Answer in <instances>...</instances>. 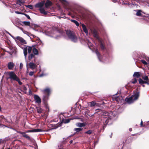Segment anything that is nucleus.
Wrapping results in <instances>:
<instances>
[{
	"mask_svg": "<svg viewBox=\"0 0 149 149\" xmlns=\"http://www.w3.org/2000/svg\"><path fill=\"white\" fill-rule=\"evenodd\" d=\"M15 13H16L17 14H23V13H20V12H19L18 11H15Z\"/></svg>",
	"mask_w": 149,
	"mask_h": 149,
	"instance_id": "45",
	"label": "nucleus"
},
{
	"mask_svg": "<svg viewBox=\"0 0 149 149\" xmlns=\"http://www.w3.org/2000/svg\"><path fill=\"white\" fill-rule=\"evenodd\" d=\"M113 100L116 101L118 103H122L123 100L121 96H118L116 95H114L113 97Z\"/></svg>",
	"mask_w": 149,
	"mask_h": 149,
	"instance_id": "7",
	"label": "nucleus"
},
{
	"mask_svg": "<svg viewBox=\"0 0 149 149\" xmlns=\"http://www.w3.org/2000/svg\"><path fill=\"white\" fill-rule=\"evenodd\" d=\"M35 72H30L29 73V75L30 76H32L33 74Z\"/></svg>",
	"mask_w": 149,
	"mask_h": 149,
	"instance_id": "38",
	"label": "nucleus"
},
{
	"mask_svg": "<svg viewBox=\"0 0 149 149\" xmlns=\"http://www.w3.org/2000/svg\"><path fill=\"white\" fill-rule=\"evenodd\" d=\"M81 26L84 31L86 33V35L87 36L88 34V31L85 26L84 24H81Z\"/></svg>",
	"mask_w": 149,
	"mask_h": 149,
	"instance_id": "14",
	"label": "nucleus"
},
{
	"mask_svg": "<svg viewBox=\"0 0 149 149\" xmlns=\"http://www.w3.org/2000/svg\"><path fill=\"white\" fill-rule=\"evenodd\" d=\"M43 92L44 93L43 100L44 101H46L48 99V96L50 93V90L49 88H47L43 91Z\"/></svg>",
	"mask_w": 149,
	"mask_h": 149,
	"instance_id": "3",
	"label": "nucleus"
},
{
	"mask_svg": "<svg viewBox=\"0 0 149 149\" xmlns=\"http://www.w3.org/2000/svg\"><path fill=\"white\" fill-rule=\"evenodd\" d=\"M14 65L13 62H10L8 64V67L9 69H12L14 67Z\"/></svg>",
	"mask_w": 149,
	"mask_h": 149,
	"instance_id": "20",
	"label": "nucleus"
},
{
	"mask_svg": "<svg viewBox=\"0 0 149 149\" xmlns=\"http://www.w3.org/2000/svg\"><path fill=\"white\" fill-rule=\"evenodd\" d=\"M100 46L102 49H104V45L102 43H101L100 44Z\"/></svg>",
	"mask_w": 149,
	"mask_h": 149,
	"instance_id": "41",
	"label": "nucleus"
},
{
	"mask_svg": "<svg viewBox=\"0 0 149 149\" xmlns=\"http://www.w3.org/2000/svg\"><path fill=\"white\" fill-rule=\"evenodd\" d=\"M16 39L19 41L22 44L24 45L26 44V41L22 38L19 36H17L16 37Z\"/></svg>",
	"mask_w": 149,
	"mask_h": 149,
	"instance_id": "8",
	"label": "nucleus"
},
{
	"mask_svg": "<svg viewBox=\"0 0 149 149\" xmlns=\"http://www.w3.org/2000/svg\"><path fill=\"white\" fill-rule=\"evenodd\" d=\"M71 21L74 23L77 26H78L79 25V24L78 22L77 21L75 20H74L71 19Z\"/></svg>",
	"mask_w": 149,
	"mask_h": 149,
	"instance_id": "27",
	"label": "nucleus"
},
{
	"mask_svg": "<svg viewBox=\"0 0 149 149\" xmlns=\"http://www.w3.org/2000/svg\"><path fill=\"white\" fill-rule=\"evenodd\" d=\"M15 81H17L19 85H21L22 84V82L20 81L18 78Z\"/></svg>",
	"mask_w": 149,
	"mask_h": 149,
	"instance_id": "34",
	"label": "nucleus"
},
{
	"mask_svg": "<svg viewBox=\"0 0 149 149\" xmlns=\"http://www.w3.org/2000/svg\"><path fill=\"white\" fill-rule=\"evenodd\" d=\"M39 10L40 13L46 15L47 14L48 12L47 11H45L44 9L42 8H40Z\"/></svg>",
	"mask_w": 149,
	"mask_h": 149,
	"instance_id": "12",
	"label": "nucleus"
},
{
	"mask_svg": "<svg viewBox=\"0 0 149 149\" xmlns=\"http://www.w3.org/2000/svg\"><path fill=\"white\" fill-rule=\"evenodd\" d=\"M140 125L141 127L143 126V122L142 120L141 121Z\"/></svg>",
	"mask_w": 149,
	"mask_h": 149,
	"instance_id": "48",
	"label": "nucleus"
},
{
	"mask_svg": "<svg viewBox=\"0 0 149 149\" xmlns=\"http://www.w3.org/2000/svg\"><path fill=\"white\" fill-rule=\"evenodd\" d=\"M141 11L140 10H138L136 14V15L138 16H141Z\"/></svg>",
	"mask_w": 149,
	"mask_h": 149,
	"instance_id": "28",
	"label": "nucleus"
},
{
	"mask_svg": "<svg viewBox=\"0 0 149 149\" xmlns=\"http://www.w3.org/2000/svg\"><path fill=\"white\" fill-rule=\"evenodd\" d=\"M33 51L34 54L35 55H38V50L36 48H34L33 49Z\"/></svg>",
	"mask_w": 149,
	"mask_h": 149,
	"instance_id": "24",
	"label": "nucleus"
},
{
	"mask_svg": "<svg viewBox=\"0 0 149 149\" xmlns=\"http://www.w3.org/2000/svg\"><path fill=\"white\" fill-rule=\"evenodd\" d=\"M76 125L77 127H81L85 126L86 124L84 123H76Z\"/></svg>",
	"mask_w": 149,
	"mask_h": 149,
	"instance_id": "15",
	"label": "nucleus"
},
{
	"mask_svg": "<svg viewBox=\"0 0 149 149\" xmlns=\"http://www.w3.org/2000/svg\"><path fill=\"white\" fill-rule=\"evenodd\" d=\"M34 57V55L32 54H31L29 56L28 58L29 61H31L33 58Z\"/></svg>",
	"mask_w": 149,
	"mask_h": 149,
	"instance_id": "25",
	"label": "nucleus"
},
{
	"mask_svg": "<svg viewBox=\"0 0 149 149\" xmlns=\"http://www.w3.org/2000/svg\"><path fill=\"white\" fill-rule=\"evenodd\" d=\"M32 50V48L31 47H26L24 48V54L25 56V58L26 60V56L27 54V51L29 53H30L31 52Z\"/></svg>",
	"mask_w": 149,
	"mask_h": 149,
	"instance_id": "5",
	"label": "nucleus"
},
{
	"mask_svg": "<svg viewBox=\"0 0 149 149\" xmlns=\"http://www.w3.org/2000/svg\"><path fill=\"white\" fill-rule=\"evenodd\" d=\"M42 130L40 129H34L26 132H38L42 131Z\"/></svg>",
	"mask_w": 149,
	"mask_h": 149,
	"instance_id": "18",
	"label": "nucleus"
},
{
	"mask_svg": "<svg viewBox=\"0 0 149 149\" xmlns=\"http://www.w3.org/2000/svg\"><path fill=\"white\" fill-rule=\"evenodd\" d=\"M34 98L36 103L39 104L41 102V100L40 98L37 95H35Z\"/></svg>",
	"mask_w": 149,
	"mask_h": 149,
	"instance_id": "10",
	"label": "nucleus"
},
{
	"mask_svg": "<svg viewBox=\"0 0 149 149\" xmlns=\"http://www.w3.org/2000/svg\"><path fill=\"white\" fill-rule=\"evenodd\" d=\"M9 33V34L10 35V36H11V34H10L9 33Z\"/></svg>",
	"mask_w": 149,
	"mask_h": 149,
	"instance_id": "55",
	"label": "nucleus"
},
{
	"mask_svg": "<svg viewBox=\"0 0 149 149\" xmlns=\"http://www.w3.org/2000/svg\"><path fill=\"white\" fill-rule=\"evenodd\" d=\"M11 36L15 40L16 39V38L14 37V36H13L12 35H11Z\"/></svg>",
	"mask_w": 149,
	"mask_h": 149,
	"instance_id": "49",
	"label": "nucleus"
},
{
	"mask_svg": "<svg viewBox=\"0 0 149 149\" xmlns=\"http://www.w3.org/2000/svg\"><path fill=\"white\" fill-rule=\"evenodd\" d=\"M66 34L68 37L72 41L74 42H77V38L76 36L74 35V33L71 32L70 30H66Z\"/></svg>",
	"mask_w": 149,
	"mask_h": 149,
	"instance_id": "2",
	"label": "nucleus"
},
{
	"mask_svg": "<svg viewBox=\"0 0 149 149\" xmlns=\"http://www.w3.org/2000/svg\"><path fill=\"white\" fill-rule=\"evenodd\" d=\"M36 109L38 112L39 113H41L42 111V109L40 107H37Z\"/></svg>",
	"mask_w": 149,
	"mask_h": 149,
	"instance_id": "30",
	"label": "nucleus"
},
{
	"mask_svg": "<svg viewBox=\"0 0 149 149\" xmlns=\"http://www.w3.org/2000/svg\"><path fill=\"white\" fill-rule=\"evenodd\" d=\"M34 149H36L35 148Z\"/></svg>",
	"mask_w": 149,
	"mask_h": 149,
	"instance_id": "59",
	"label": "nucleus"
},
{
	"mask_svg": "<svg viewBox=\"0 0 149 149\" xmlns=\"http://www.w3.org/2000/svg\"><path fill=\"white\" fill-rule=\"evenodd\" d=\"M132 130V128H130L129 129V130L130 131H131Z\"/></svg>",
	"mask_w": 149,
	"mask_h": 149,
	"instance_id": "52",
	"label": "nucleus"
},
{
	"mask_svg": "<svg viewBox=\"0 0 149 149\" xmlns=\"http://www.w3.org/2000/svg\"><path fill=\"white\" fill-rule=\"evenodd\" d=\"M26 65L27 66V65H28V63H27V61L26 60Z\"/></svg>",
	"mask_w": 149,
	"mask_h": 149,
	"instance_id": "53",
	"label": "nucleus"
},
{
	"mask_svg": "<svg viewBox=\"0 0 149 149\" xmlns=\"http://www.w3.org/2000/svg\"><path fill=\"white\" fill-rule=\"evenodd\" d=\"M44 4V2H40L36 4L35 5V7L38 8H42Z\"/></svg>",
	"mask_w": 149,
	"mask_h": 149,
	"instance_id": "17",
	"label": "nucleus"
},
{
	"mask_svg": "<svg viewBox=\"0 0 149 149\" xmlns=\"http://www.w3.org/2000/svg\"><path fill=\"white\" fill-rule=\"evenodd\" d=\"M63 4H65V6H67L68 4V2L65 0H59Z\"/></svg>",
	"mask_w": 149,
	"mask_h": 149,
	"instance_id": "26",
	"label": "nucleus"
},
{
	"mask_svg": "<svg viewBox=\"0 0 149 149\" xmlns=\"http://www.w3.org/2000/svg\"><path fill=\"white\" fill-rule=\"evenodd\" d=\"M30 92H31V91L30 90Z\"/></svg>",
	"mask_w": 149,
	"mask_h": 149,
	"instance_id": "57",
	"label": "nucleus"
},
{
	"mask_svg": "<svg viewBox=\"0 0 149 149\" xmlns=\"http://www.w3.org/2000/svg\"><path fill=\"white\" fill-rule=\"evenodd\" d=\"M139 92H137L131 97L129 98H126L125 99V101L128 103L131 104L138 99L139 96Z\"/></svg>",
	"mask_w": 149,
	"mask_h": 149,
	"instance_id": "1",
	"label": "nucleus"
},
{
	"mask_svg": "<svg viewBox=\"0 0 149 149\" xmlns=\"http://www.w3.org/2000/svg\"><path fill=\"white\" fill-rule=\"evenodd\" d=\"M18 132L20 134H21L22 136L28 139H30V137L28 136L27 134H26L25 132Z\"/></svg>",
	"mask_w": 149,
	"mask_h": 149,
	"instance_id": "16",
	"label": "nucleus"
},
{
	"mask_svg": "<svg viewBox=\"0 0 149 149\" xmlns=\"http://www.w3.org/2000/svg\"><path fill=\"white\" fill-rule=\"evenodd\" d=\"M92 132V131L91 130H89L86 132V133L87 134H91Z\"/></svg>",
	"mask_w": 149,
	"mask_h": 149,
	"instance_id": "39",
	"label": "nucleus"
},
{
	"mask_svg": "<svg viewBox=\"0 0 149 149\" xmlns=\"http://www.w3.org/2000/svg\"><path fill=\"white\" fill-rule=\"evenodd\" d=\"M23 64L22 63H21L20 64L19 68L20 69H22L23 67Z\"/></svg>",
	"mask_w": 149,
	"mask_h": 149,
	"instance_id": "46",
	"label": "nucleus"
},
{
	"mask_svg": "<svg viewBox=\"0 0 149 149\" xmlns=\"http://www.w3.org/2000/svg\"><path fill=\"white\" fill-rule=\"evenodd\" d=\"M95 52L96 53L97 56V57L99 59V60L100 61H101V58H100V54H99V53L98 51H97V50H96L95 51Z\"/></svg>",
	"mask_w": 149,
	"mask_h": 149,
	"instance_id": "23",
	"label": "nucleus"
},
{
	"mask_svg": "<svg viewBox=\"0 0 149 149\" xmlns=\"http://www.w3.org/2000/svg\"><path fill=\"white\" fill-rule=\"evenodd\" d=\"M3 141L1 139H0V144L1 143H3Z\"/></svg>",
	"mask_w": 149,
	"mask_h": 149,
	"instance_id": "47",
	"label": "nucleus"
},
{
	"mask_svg": "<svg viewBox=\"0 0 149 149\" xmlns=\"http://www.w3.org/2000/svg\"><path fill=\"white\" fill-rule=\"evenodd\" d=\"M52 3L50 1L48 0L47 1L45 4V7L47 8L51 6L52 5Z\"/></svg>",
	"mask_w": 149,
	"mask_h": 149,
	"instance_id": "19",
	"label": "nucleus"
},
{
	"mask_svg": "<svg viewBox=\"0 0 149 149\" xmlns=\"http://www.w3.org/2000/svg\"><path fill=\"white\" fill-rule=\"evenodd\" d=\"M23 14L24 15H25L27 18L28 19H30V17L28 15L26 14Z\"/></svg>",
	"mask_w": 149,
	"mask_h": 149,
	"instance_id": "44",
	"label": "nucleus"
},
{
	"mask_svg": "<svg viewBox=\"0 0 149 149\" xmlns=\"http://www.w3.org/2000/svg\"><path fill=\"white\" fill-rule=\"evenodd\" d=\"M28 71H27L26 72L27 73H28Z\"/></svg>",
	"mask_w": 149,
	"mask_h": 149,
	"instance_id": "58",
	"label": "nucleus"
},
{
	"mask_svg": "<svg viewBox=\"0 0 149 149\" xmlns=\"http://www.w3.org/2000/svg\"><path fill=\"white\" fill-rule=\"evenodd\" d=\"M137 81V80L136 79L134 78L131 81V82L133 84H135Z\"/></svg>",
	"mask_w": 149,
	"mask_h": 149,
	"instance_id": "33",
	"label": "nucleus"
},
{
	"mask_svg": "<svg viewBox=\"0 0 149 149\" xmlns=\"http://www.w3.org/2000/svg\"><path fill=\"white\" fill-rule=\"evenodd\" d=\"M96 103L94 101H92L90 102V106L91 107L94 106L95 105Z\"/></svg>",
	"mask_w": 149,
	"mask_h": 149,
	"instance_id": "29",
	"label": "nucleus"
},
{
	"mask_svg": "<svg viewBox=\"0 0 149 149\" xmlns=\"http://www.w3.org/2000/svg\"><path fill=\"white\" fill-rule=\"evenodd\" d=\"M97 143V142H96V143H94V144H95V145Z\"/></svg>",
	"mask_w": 149,
	"mask_h": 149,
	"instance_id": "54",
	"label": "nucleus"
},
{
	"mask_svg": "<svg viewBox=\"0 0 149 149\" xmlns=\"http://www.w3.org/2000/svg\"><path fill=\"white\" fill-rule=\"evenodd\" d=\"M111 114L107 112H105L104 113V115L106 116H107L108 117H106V118H107V119L105 121V123H108L109 121H108V120L110 119H111V116L110 115Z\"/></svg>",
	"mask_w": 149,
	"mask_h": 149,
	"instance_id": "9",
	"label": "nucleus"
},
{
	"mask_svg": "<svg viewBox=\"0 0 149 149\" xmlns=\"http://www.w3.org/2000/svg\"><path fill=\"white\" fill-rule=\"evenodd\" d=\"M24 3V1H22L21 0H18L17 2V4L19 6H20L23 5Z\"/></svg>",
	"mask_w": 149,
	"mask_h": 149,
	"instance_id": "22",
	"label": "nucleus"
},
{
	"mask_svg": "<svg viewBox=\"0 0 149 149\" xmlns=\"http://www.w3.org/2000/svg\"><path fill=\"white\" fill-rule=\"evenodd\" d=\"M24 23L25 25H29L30 24V22H24Z\"/></svg>",
	"mask_w": 149,
	"mask_h": 149,
	"instance_id": "42",
	"label": "nucleus"
},
{
	"mask_svg": "<svg viewBox=\"0 0 149 149\" xmlns=\"http://www.w3.org/2000/svg\"><path fill=\"white\" fill-rule=\"evenodd\" d=\"M51 33L56 34V36H54V37L57 38L58 37V35H59V36H60V35H61L62 33V31L61 30L59 31V30L55 28L52 31Z\"/></svg>",
	"mask_w": 149,
	"mask_h": 149,
	"instance_id": "4",
	"label": "nucleus"
},
{
	"mask_svg": "<svg viewBox=\"0 0 149 149\" xmlns=\"http://www.w3.org/2000/svg\"><path fill=\"white\" fill-rule=\"evenodd\" d=\"M141 73L139 72H135L133 75L134 77L138 78L140 76Z\"/></svg>",
	"mask_w": 149,
	"mask_h": 149,
	"instance_id": "21",
	"label": "nucleus"
},
{
	"mask_svg": "<svg viewBox=\"0 0 149 149\" xmlns=\"http://www.w3.org/2000/svg\"><path fill=\"white\" fill-rule=\"evenodd\" d=\"M70 119H67L65 120V123H69L70 121Z\"/></svg>",
	"mask_w": 149,
	"mask_h": 149,
	"instance_id": "40",
	"label": "nucleus"
},
{
	"mask_svg": "<svg viewBox=\"0 0 149 149\" xmlns=\"http://www.w3.org/2000/svg\"><path fill=\"white\" fill-rule=\"evenodd\" d=\"M82 130V128H75L74 130L77 132H79Z\"/></svg>",
	"mask_w": 149,
	"mask_h": 149,
	"instance_id": "31",
	"label": "nucleus"
},
{
	"mask_svg": "<svg viewBox=\"0 0 149 149\" xmlns=\"http://www.w3.org/2000/svg\"><path fill=\"white\" fill-rule=\"evenodd\" d=\"M27 8L30 9H32L33 8V6L31 5H28L26 6Z\"/></svg>",
	"mask_w": 149,
	"mask_h": 149,
	"instance_id": "36",
	"label": "nucleus"
},
{
	"mask_svg": "<svg viewBox=\"0 0 149 149\" xmlns=\"http://www.w3.org/2000/svg\"><path fill=\"white\" fill-rule=\"evenodd\" d=\"M142 86L143 87H144V86L143 85H142Z\"/></svg>",
	"mask_w": 149,
	"mask_h": 149,
	"instance_id": "56",
	"label": "nucleus"
},
{
	"mask_svg": "<svg viewBox=\"0 0 149 149\" xmlns=\"http://www.w3.org/2000/svg\"><path fill=\"white\" fill-rule=\"evenodd\" d=\"M8 75L9 76V78H7L8 79L10 78L13 80H16L18 78L13 72H8Z\"/></svg>",
	"mask_w": 149,
	"mask_h": 149,
	"instance_id": "6",
	"label": "nucleus"
},
{
	"mask_svg": "<svg viewBox=\"0 0 149 149\" xmlns=\"http://www.w3.org/2000/svg\"><path fill=\"white\" fill-rule=\"evenodd\" d=\"M39 41V45H41V44L42 43V42L40 41Z\"/></svg>",
	"mask_w": 149,
	"mask_h": 149,
	"instance_id": "51",
	"label": "nucleus"
},
{
	"mask_svg": "<svg viewBox=\"0 0 149 149\" xmlns=\"http://www.w3.org/2000/svg\"><path fill=\"white\" fill-rule=\"evenodd\" d=\"M22 89L24 90V92H26V88L24 86L22 88Z\"/></svg>",
	"mask_w": 149,
	"mask_h": 149,
	"instance_id": "43",
	"label": "nucleus"
},
{
	"mask_svg": "<svg viewBox=\"0 0 149 149\" xmlns=\"http://www.w3.org/2000/svg\"><path fill=\"white\" fill-rule=\"evenodd\" d=\"M142 78L145 80V83L149 85V80L147 76H144L142 77Z\"/></svg>",
	"mask_w": 149,
	"mask_h": 149,
	"instance_id": "13",
	"label": "nucleus"
},
{
	"mask_svg": "<svg viewBox=\"0 0 149 149\" xmlns=\"http://www.w3.org/2000/svg\"><path fill=\"white\" fill-rule=\"evenodd\" d=\"M139 82L140 84H144L145 83V81H143L142 79H139Z\"/></svg>",
	"mask_w": 149,
	"mask_h": 149,
	"instance_id": "32",
	"label": "nucleus"
},
{
	"mask_svg": "<svg viewBox=\"0 0 149 149\" xmlns=\"http://www.w3.org/2000/svg\"><path fill=\"white\" fill-rule=\"evenodd\" d=\"M141 62L143 63L144 64L146 65L147 64V63L144 60H141Z\"/></svg>",
	"mask_w": 149,
	"mask_h": 149,
	"instance_id": "37",
	"label": "nucleus"
},
{
	"mask_svg": "<svg viewBox=\"0 0 149 149\" xmlns=\"http://www.w3.org/2000/svg\"><path fill=\"white\" fill-rule=\"evenodd\" d=\"M44 74H40V77H42L44 75Z\"/></svg>",
	"mask_w": 149,
	"mask_h": 149,
	"instance_id": "50",
	"label": "nucleus"
},
{
	"mask_svg": "<svg viewBox=\"0 0 149 149\" xmlns=\"http://www.w3.org/2000/svg\"><path fill=\"white\" fill-rule=\"evenodd\" d=\"M93 36L95 37H96V38H98V37L97 36V34L96 32H95V31L94 32Z\"/></svg>",
	"mask_w": 149,
	"mask_h": 149,
	"instance_id": "35",
	"label": "nucleus"
},
{
	"mask_svg": "<svg viewBox=\"0 0 149 149\" xmlns=\"http://www.w3.org/2000/svg\"><path fill=\"white\" fill-rule=\"evenodd\" d=\"M29 68L32 69H33L37 67L36 65L34 63L32 62H30L29 63Z\"/></svg>",
	"mask_w": 149,
	"mask_h": 149,
	"instance_id": "11",
	"label": "nucleus"
}]
</instances>
